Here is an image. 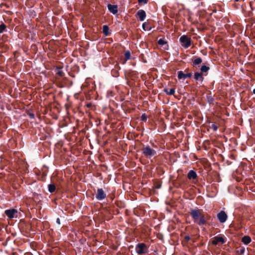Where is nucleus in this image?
I'll list each match as a JSON object with an SVG mask.
<instances>
[{
    "label": "nucleus",
    "instance_id": "1",
    "mask_svg": "<svg viewBox=\"0 0 255 255\" xmlns=\"http://www.w3.org/2000/svg\"><path fill=\"white\" fill-rule=\"evenodd\" d=\"M190 214L194 222L199 225L206 224L210 218L208 214H204L203 211L200 209H192Z\"/></svg>",
    "mask_w": 255,
    "mask_h": 255
},
{
    "label": "nucleus",
    "instance_id": "2",
    "mask_svg": "<svg viewBox=\"0 0 255 255\" xmlns=\"http://www.w3.org/2000/svg\"><path fill=\"white\" fill-rule=\"evenodd\" d=\"M142 154L145 157L150 158L156 154L155 150L151 148L149 146H147L142 149Z\"/></svg>",
    "mask_w": 255,
    "mask_h": 255
},
{
    "label": "nucleus",
    "instance_id": "3",
    "mask_svg": "<svg viewBox=\"0 0 255 255\" xmlns=\"http://www.w3.org/2000/svg\"><path fill=\"white\" fill-rule=\"evenodd\" d=\"M182 45L185 48H188L191 45V40L187 35H183L180 38Z\"/></svg>",
    "mask_w": 255,
    "mask_h": 255
},
{
    "label": "nucleus",
    "instance_id": "4",
    "mask_svg": "<svg viewBox=\"0 0 255 255\" xmlns=\"http://www.w3.org/2000/svg\"><path fill=\"white\" fill-rule=\"evenodd\" d=\"M146 246L145 244H138L136 247V252L138 254H143L146 253Z\"/></svg>",
    "mask_w": 255,
    "mask_h": 255
},
{
    "label": "nucleus",
    "instance_id": "5",
    "mask_svg": "<svg viewBox=\"0 0 255 255\" xmlns=\"http://www.w3.org/2000/svg\"><path fill=\"white\" fill-rule=\"evenodd\" d=\"M227 215L223 211H221L217 215V217L221 223L225 222L227 220Z\"/></svg>",
    "mask_w": 255,
    "mask_h": 255
},
{
    "label": "nucleus",
    "instance_id": "6",
    "mask_svg": "<svg viewBox=\"0 0 255 255\" xmlns=\"http://www.w3.org/2000/svg\"><path fill=\"white\" fill-rule=\"evenodd\" d=\"M106 197V195L102 189H98L96 197L97 199L101 200Z\"/></svg>",
    "mask_w": 255,
    "mask_h": 255
},
{
    "label": "nucleus",
    "instance_id": "7",
    "mask_svg": "<svg viewBox=\"0 0 255 255\" xmlns=\"http://www.w3.org/2000/svg\"><path fill=\"white\" fill-rule=\"evenodd\" d=\"M17 212L16 209H12L10 210H7L5 211V214L10 219L13 218L15 214Z\"/></svg>",
    "mask_w": 255,
    "mask_h": 255
},
{
    "label": "nucleus",
    "instance_id": "8",
    "mask_svg": "<svg viewBox=\"0 0 255 255\" xmlns=\"http://www.w3.org/2000/svg\"><path fill=\"white\" fill-rule=\"evenodd\" d=\"M219 243H221L222 244H223L225 243V240L223 238L221 237H215L212 241V244L216 245L218 244Z\"/></svg>",
    "mask_w": 255,
    "mask_h": 255
},
{
    "label": "nucleus",
    "instance_id": "9",
    "mask_svg": "<svg viewBox=\"0 0 255 255\" xmlns=\"http://www.w3.org/2000/svg\"><path fill=\"white\" fill-rule=\"evenodd\" d=\"M192 73H189L187 74H184L182 71L178 72V78L179 79H185L186 78H190L192 76Z\"/></svg>",
    "mask_w": 255,
    "mask_h": 255
},
{
    "label": "nucleus",
    "instance_id": "10",
    "mask_svg": "<svg viewBox=\"0 0 255 255\" xmlns=\"http://www.w3.org/2000/svg\"><path fill=\"white\" fill-rule=\"evenodd\" d=\"M108 8L109 11L114 14L118 12V6L117 5L109 4L108 5Z\"/></svg>",
    "mask_w": 255,
    "mask_h": 255
},
{
    "label": "nucleus",
    "instance_id": "11",
    "mask_svg": "<svg viewBox=\"0 0 255 255\" xmlns=\"http://www.w3.org/2000/svg\"><path fill=\"white\" fill-rule=\"evenodd\" d=\"M136 14L138 15L140 21H143L146 16L145 12L142 9L138 10Z\"/></svg>",
    "mask_w": 255,
    "mask_h": 255
},
{
    "label": "nucleus",
    "instance_id": "12",
    "mask_svg": "<svg viewBox=\"0 0 255 255\" xmlns=\"http://www.w3.org/2000/svg\"><path fill=\"white\" fill-rule=\"evenodd\" d=\"M187 177L189 179H195L197 177L196 173L194 170H190L188 173Z\"/></svg>",
    "mask_w": 255,
    "mask_h": 255
},
{
    "label": "nucleus",
    "instance_id": "13",
    "mask_svg": "<svg viewBox=\"0 0 255 255\" xmlns=\"http://www.w3.org/2000/svg\"><path fill=\"white\" fill-rule=\"evenodd\" d=\"M194 78L196 81H202L203 80V74L201 73L196 72L194 74Z\"/></svg>",
    "mask_w": 255,
    "mask_h": 255
},
{
    "label": "nucleus",
    "instance_id": "14",
    "mask_svg": "<svg viewBox=\"0 0 255 255\" xmlns=\"http://www.w3.org/2000/svg\"><path fill=\"white\" fill-rule=\"evenodd\" d=\"M242 241L244 244L248 245L251 242V238L249 236H245L242 238Z\"/></svg>",
    "mask_w": 255,
    "mask_h": 255
},
{
    "label": "nucleus",
    "instance_id": "15",
    "mask_svg": "<svg viewBox=\"0 0 255 255\" xmlns=\"http://www.w3.org/2000/svg\"><path fill=\"white\" fill-rule=\"evenodd\" d=\"M109 28L108 25H104L103 27V32L106 35L108 36L110 34Z\"/></svg>",
    "mask_w": 255,
    "mask_h": 255
},
{
    "label": "nucleus",
    "instance_id": "16",
    "mask_svg": "<svg viewBox=\"0 0 255 255\" xmlns=\"http://www.w3.org/2000/svg\"><path fill=\"white\" fill-rule=\"evenodd\" d=\"M164 92H165L167 95H173L175 93V89L174 88L170 89L168 90L167 89H164Z\"/></svg>",
    "mask_w": 255,
    "mask_h": 255
},
{
    "label": "nucleus",
    "instance_id": "17",
    "mask_svg": "<svg viewBox=\"0 0 255 255\" xmlns=\"http://www.w3.org/2000/svg\"><path fill=\"white\" fill-rule=\"evenodd\" d=\"M202 60L201 58H197L195 59L193 62V66H195L201 63Z\"/></svg>",
    "mask_w": 255,
    "mask_h": 255
},
{
    "label": "nucleus",
    "instance_id": "18",
    "mask_svg": "<svg viewBox=\"0 0 255 255\" xmlns=\"http://www.w3.org/2000/svg\"><path fill=\"white\" fill-rule=\"evenodd\" d=\"M56 190L55 185L54 184L48 185V190L50 193L54 192Z\"/></svg>",
    "mask_w": 255,
    "mask_h": 255
},
{
    "label": "nucleus",
    "instance_id": "19",
    "mask_svg": "<svg viewBox=\"0 0 255 255\" xmlns=\"http://www.w3.org/2000/svg\"><path fill=\"white\" fill-rule=\"evenodd\" d=\"M142 28L144 30H150L151 29L149 26V24L146 22H144L142 24Z\"/></svg>",
    "mask_w": 255,
    "mask_h": 255
},
{
    "label": "nucleus",
    "instance_id": "20",
    "mask_svg": "<svg viewBox=\"0 0 255 255\" xmlns=\"http://www.w3.org/2000/svg\"><path fill=\"white\" fill-rule=\"evenodd\" d=\"M209 69V67L206 66H202L201 68V71L202 73L207 72Z\"/></svg>",
    "mask_w": 255,
    "mask_h": 255
},
{
    "label": "nucleus",
    "instance_id": "21",
    "mask_svg": "<svg viewBox=\"0 0 255 255\" xmlns=\"http://www.w3.org/2000/svg\"><path fill=\"white\" fill-rule=\"evenodd\" d=\"M6 25L2 23L1 25H0V33H2L4 30L6 29Z\"/></svg>",
    "mask_w": 255,
    "mask_h": 255
},
{
    "label": "nucleus",
    "instance_id": "22",
    "mask_svg": "<svg viewBox=\"0 0 255 255\" xmlns=\"http://www.w3.org/2000/svg\"><path fill=\"white\" fill-rule=\"evenodd\" d=\"M158 43L160 45H163L166 43V42L163 39H160L158 41Z\"/></svg>",
    "mask_w": 255,
    "mask_h": 255
},
{
    "label": "nucleus",
    "instance_id": "23",
    "mask_svg": "<svg viewBox=\"0 0 255 255\" xmlns=\"http://www.w3.org/2000/svg\"><path fill=\"white\" fill-rule=\"evenodd\" d=\"M125 57H126V60H128L129 59L130 57V53L129 51H127L126 53H125Z\"/></svg>",
    "mask_w": 255,
    "mask_h": 255
},
{
    "label": "nucleus",
    "instance_id": "24",
    "mask_svg": "<svg viewBox=\"0 0 255 255\" xmlns=\"http://www.w3.org/2000/svg\"><path fill=\"white\" fill-rule=\"evenodd\" d=\"M57 74L61 77H62L64 75L63 72L60 70H58V71L57 72Z\"/></svg>",
    "mask_w": 255,
    "mask_h": 255
},
{
    "label": "nucleus",
    "instance_id": "25",
    "mask_svg": "<svg viewBox=\"0 0 255 255\" xmlns=\"http://www.w3.org/2000/svg\"><path fill=\"white\" fill-rule=\"evenodd\" d=\"M211 128L214 130L216 131L218 129V127L215 124H212L211 126Z\"/></svg>",
    "mask_w": 255,
    "mask_h": 255
},
{
    "label": "nucleus",
    "instance_id": "26",
    "mask_svg": "<svg viewBox=\"0 0 255 255\" xmlns=\"http://www.w3.org/2000/svg\"><path fill=\"white\" fill-rule=\"evenodd\" d=\"M139 3H146L148 0H137Z\"/></svg>",
    "mask_w": 255,
    "mask_h": 255
},
{
    "label": "nucleus",
    "instance_id": "27",
    "mask_svg": "<svg viewBox=\"0 0 255 255\" xmlns=\"http://www.w3.org/2000/svg\"><path fill=\"white\" fill-rule=\"evenodd\" d=\"M141 119L143 121H146V116L145 114H143L141 116Z\"/></svg>",
    "mask_w": 255,
    "mask_h": 255
},
{
    "label": "nucleus",
    "instance_id": "28",
    "mask_svg": "<svg viewBox=\"0 0 255 255\" xmlns=\"http://www.w3.org/2000/svg\"><path fill=\"white\" fill-rule=\"evenodd\" d=\"M92 104L91 103H88L87 105H86V106L88 107V108H90L91 106H92Z\"/></svg>",
    "mask_w": 255,
    "mask_h": 255
},
{
    "label": "nucleus",
    "instance_id": "29",
    "mask_svg": "<svg viewBox=\"0 0 255 255\" xmlns=\"http://www.w3.org/2000/svg\"><path fill=\"white\" fill-rule=\"evenodd\" d=\"M56 222H57L58 224H60V219H59V218H57V219Z\"/></svg>",
    "mask_w": 255,
    "mask_h": 255
},
{
    "label": "nucleus",
    "instance_id": "30",
    "mask_svg": "<svg viewBox=\"0 0 255 255\" xmlns=\"http://www.w3.org/2000/svg\"><path fill=\"white\" fill-rule=\"evenodd\" d=\"M185 239L187 240V241H189L190 239V238L189 237V236H186Z\"/></svg>",
    "mask_w": 255,
    "mask_h": 255
},
{
    "label": "nucleus",
    "instance_id": "31",
    "mask_svg": "<svg viewBox=\"0 0 255 255\" xmlns=\"http://www.w3.org/2000/svg\"><path fill=\"white\" fill-rule=\"evenodd\" d=\"M244 253V250L242 249L241 250V253Z\"/></svg>",
    "mask_w": 255,
    "mask_h": 255
},
{
    "label": "nucleus",
    "instance_id": "32",
    "mask_svg": "<svg viewBox=\"0 0 255 255\" xmlns=\"http://www.w3.org/2000/svg\"><path fill=\"white\" fill-rule=\"evenodd\" d=\"M253 93L255 94V89L253 90Z\"/></svg>",
    "mask_w": 255,
    "mask_h": 255
},
{
    "label": "nucleus",
    "instance_id": "33",
    "mask_svg": "<svg viewBox=\"0 0 255 255\" xmlns=\"http://www.w3.org/2000/svg\"><path fill=\"white\" fill-rule=\"evenodd\" d=\"M239 0H235L236 1H239Z\"/></svg>",
    "mask_w": 255,
    "mask_h": 255
}]
</instances>
